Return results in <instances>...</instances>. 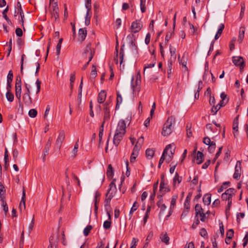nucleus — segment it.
I'll return each instance as SVG.
<instances>
[{
    "instance_id": "1",
    "label": "nucleus",
    "mask_w": 248,
    "mask_h": 248,
    "mask_svg": "<svg viewBox=\"0 0 248 248\" xmlns=\"http://www.w3.org/2000/svg\"><path fill=\"white\" fill-rule=\"evenodd\" d=\"M175 124V118L173 116L169 117L164 124L162 135L164 136H167L172 132V128Z\"/></svg>"
},
{
    "instance_id": "2",
    "label": "nucleus",
    "mask_w": 248,
    "mask_h": 248,
    "mask_svg": "<svg viewBox=\"0 0 248 248\" xmlns=\"http://www.w3.org/2000/svg\"><path fill=\"white\" fill-rule=\"evenodd\" d=\"M108 103L106 102L104 104V121L101 124V125L100 127L99 128V144H100L102 137L103 135V132H104V124L106 121H107L109 120L110 119V108L108 107Z\"/></svg>"
},
{
    "instance_id": "3",
    "label": "nucleus",
    "mask_w": 248,
    "mask_h": 248,
    "mask_svg": "<svg viewBox=\"0 0 248 248\" xmlns=\"http://www.w3.org/2000/svg\"><path fill=\"white\" fill-rule=\"evenodd\" d=\"M59 7L57 2H55L49 8V12L51 15V18H54L56 21L59 18Z\"/></svg>"
},
{
    "instance_id": "4",
    "label": "nucleus",
    "mask_w": 248,
    "mask_h": 248,
    "mask_svg": "<svg viewBox=\"0 0 248 248\" xmlns=\"http://www.w3.org/2000/svg\"><path fill=\"white\" fill-rule=\"evenodd\" d=\"M127 39H129L130 47L132 53L135 55H137L138 53V47L135 44L136 38L135 35L133 34H129L127 36Z\"/></svg>"
},
{
    "instance_id": "5",
    "label": "nucleus",
    "mask_w": 248,
    "mask_h": 248,
    "mask_svg": "<svg viewBox=\"0 0 248 248\" xmlns=\"http://www.w3.org/2000/svg\"><path fill=\"white\" fill-rule=\"evenodd\" d=\"M16 96L20 101L21 94V80L20 77H17L16 82Z\"/></svg>"
},
{
    "instance_id": "6",
    "label": "nucleus",
    "mask_w": 248,
    "mask_h": 248,
    "mask_svg": "<svg viewBox=\"0 0 248 248\" xmlns=\"http://www.w3.org/2000/svg\"><path fill=\"white\" fill-rule=\"evenodd\" d=\"M142 24L140 20H136L132 22L131 26V31L134 33L138 32L142 28Z\"/></svg>"
},
{
    "instance_id": "7",
    "label": "nucleus",
    "mask_w": 248,
    "mask_h": 248,
    "mask_svg": "<svg viewBox=\"0 0 248 248\" xmlns=\"http://www.w3.org/2000/svg\"><path fill=\"white\" fill-rule=\"evenodd\" d=\"M125 129H126V124L125 121L124 120H121L118 122L117 126L116 127V129L115 131V133H120L121 134H125Z\"/></svg>"
},
{
    "instance_id": "8",
    "label": "nucleus",
    "mask_w": 248,
    "mask_h": 248,
    "mask_svg": "<svg viewBox=\"0 0 248 248\" xmlns=\"http://www.w3.org/2000/svg\"><path fill=\"white\" fill-rule=\"evenodd\" d=\"M65 139V133L64 131H61L59 134V136L56 141L55 147L59 150H60L62 143Z\"/></svg>"
},
{
    "instance_id": "9",
    "label": "nucleus",
    "mask_w": 248,
    "mask_h": 248,
    "mask_svg": "<svg viewBox=\"0 0 248 248\" xmlns=\"http://www.w3.org/2000/svg\"><path fill=\"white\" fill-rule=\"evenodd\" d=\"M241 161H237L235 167V171L233 175L234 179L238 180L241 176Z\"/></svg>"
},
{
    "instance_id": "10",
    "label": "nucleus",
    "mask_w": 248,
    "mask_h": 248,
    "mask_svg": "<svg viewBox=\"0 0 248 248\" xmlns=\"http://www.w3.org/2000/svg\"><path fill=\"white\" fill-rule=\"evenodd\" d=\"M232 62L234 65L240 66V69H243L245 66L243 59L241 57H233Z\"/></svg>"
},
{
    "instance_id": "11",
    "label": "nucleus",
    "mask_w": 248,
    "mask_h": 248,
    "mask_svg": "<svg viewBox=\"0 0 248 248\" xmlns=\"http://www.w3.org/2000/svg\"><path fill=\"white\" fill-rule=\"evenodd\" d=\"M124 134H121L118 133H115L114 136L113 142V144L116 146H118L120 141L122 140Z\"/></svg>"
},
{
    "instance_id": "12",
    "label": "nucleus",
    "mask_w": 248,
    "mask_h": 248,
    "mask_svg": "<svg viewBox=\"0 0 248 248\" xmlns=\"http://www.w3.org/2000/svg\"><path fill=\"white\" fill-rule=\"evenodd\" d=\"M23 100L26 106H30L32 103V99L30 96V93H25L23 95Z\"/></svg>"
},
{
    "instance_id": "13",
    "label": "nucleus",
    "mask_w": 248,
    "mask_h": 248,
    "mask_svg": "<svg viewBox=\"0 0 248 248\" xmlns=\"http://www.w3.org/2000/svg\"><path fill=\"white\" fill-rule=\"evenodd\" d=\"M25 202H26V192H25V189H24V187H23L21 200V202H20V203L19 204V207L21 211L22 210L25 209V208H26Z\"/></svg>"
},
{
    "instance_id": "14",
    "label": "nucleus",
    "mask_w": 248,
    "mask_h": 248,
    "mask_svg": "<svg viewBox=\"0 0 248 248\" xmlns=\"http://www.w3.org/2000/svg\"><path fill=\"white\" fill-rule=\"evenodd\" d=\"M87 36V31L85 28L80 29L78 31V39L83 42Z\"/></svg>"
},
{
    "instance_id": "15",
    "label": "nucleus",
    "mask_w": 248,
    "mask_h": 248,
    "mask_svg": "<svg viewBox=\"0 0 248 248\" xmlns=\"http://www.w3.org/2000/svg\"><path fill=\"white\" fill-rule=\"evenodd\" d=\"M106 98V93L104 90L101 91L97 97V102L99 104L104 103Z\"/></svg>"
},
{
    "instance_id": "16",
    "label": "nucleus",
    "mask_w": 248,
    "mask_h": 248,
    "mask_svg": "<svg viewBox=\"0 0 248 248\" xmlns=\"http://www.w3.org/2000/svg\"><path fill=\"white\" fill-rule=\"evenodd\" d=\"M226 104L223 103V101H220L219 103L216 106H214L212 109L211 111L213 113V114H216L217 111L220 109V108L224 106H225Z\"/></svg>"
},
{
    "instance_id": "17",
    "label": "nucleus",
    "mask_w": 248,
    "mask_h": 248,
    "mask_svg": "<svg viewBox=\"0 0 248 248\" xmlns=\"http://www.w3.org/2000/svg\"><path fill=\"white\" fill-rule=\"evenodd\" d=\"M124 45H123L121 46V47L120 50V53H119L120 64V68L121 69L122 68V67L123 69L124 68V64L122 65L123 62V60H124Z\"/></svg>"
},
{
    "instance_id": "18",
    "label": "nucleus",
    "mask_w": 248,
    "mask_h": 248,
    "mask_svg": "<svg viewBox=\"0 0 248 248\" xmlns=\"http://www.w3.org/2000/svg\"><path fill=\"white\" fill-rule=\"evenodd\" d=\"M186 60L187 58H185L184 56H183L181 59H180V56L178 57V61L179 63L182 65L183 67L185 69V71H188V68L186 66Z\"/></svg>"
},
{
    "instance_id": "19",
    "label": "nucleus",
    "mask_w": 248,
    "mask_h": 248,
    "mask_svg": "<svg viewBox=\"0 0 248 248\" xmlns=\"http://www.w3.org/2000/svg\"><path fill=\"white\" fill-rule=\"evenodd\" d=\"M171 148V145L170 144L168 145L165 149H164L163 154L160 158L159 162H160V164H162L165 160V156L167 154V151L169 150Z\"/></svg>"
},
{
    "instance_id": "20",
    "label": "nucleus",
    "mask_w": 248,
    "mask_h": 248,
    "mask_svg": "<svg viewBox=\"0 0 248 248\" xmlns=\"http://www.w3.org/2000/svg\"><path fill=\"white\" fill-rule=\"evenodd\" d=\"M211 195L207 193L203 196L202 198L203 202L205 205H209L211 203Z\"/></svg>"
},
{
    "instance_id": "21",
    "label": "nucleus",
    "mask_w": 248,
    "mask_h": 248,
    "mask_svg": "<svg viewBox=\"0 0 248 248\" xmlns=\"http://www.w3.org/2000/svg\"><path fill=\"white\" fill-rule=\"evenodd\" d=\"M224 29V25L223 24H220L219 26L218 30L215 36V40H217L221 35L223 30Z\"/></svg>"
},
{
    "instance_id": "22",
    "label": "nucleus",
    "mask_w": 248,
    "mask_h": 248,
    "mask_svg": "<svg viewBox=\"0 0 248 248\" xmlns=\"http://www.w3.org/2000/svg\"><path fill=\"white\" fill-rule=\"evenodd\" d=\"M196 160L198 164H201L203 160V154L202 152L198 151L197 154Z\"/></svg>"
},
{
    "instance_id": "23",
    "label": "nucleus",
    "mask_w": 248,
    "mask_h": 248,
    "mask_svg": "<svg viewBox=\"0 0 248 248\" xmlns=\"http://www.w3.org/2000/svg\"><path fill=\"white\" fill-rule=\"evenodd\" d=\"M191 196H192V193H189L186 197V200H185V202L184 203L185 208L187 209H189V208H190L189 202H190V200Z\"/></svg>"
},
{
    "instance_id": "24",
    "label": "nucleus",
    "mask_w": 248,
    "mask_h": 248,
    "mask_svg": "<svg viewBox=\"0 0 248 248\" xmlns=\"http://www.w3.org/2000/svg\"><path fill=\"white\" fill-rule=\"evenodd\" d=\"M117 103L116 105V109H118L119 108L120 104L122 103L123 98L119 92L117 93Z\"/></svg>"
},
{
    "instance_id": "25",
    "label": "nucleus",
    "mask_w": 248,
    "mask_h": 248,
    "mask_svg": "<svg viewBox=\"0 0 248 248\" xmlns=\"http://www.w3.org/2000/svg\"><path fill=\"white\" fill-rule=\"evenodd\" d=\"M5 193V187L2 184L0 183V200L5 199V197L4 196Z\"/></svg>"
},
{
    "instance_id": "26",
    "label": "nucleus",
    "mask_w": 248,
    "mask_h": 248,
    "mask_svg": "<svg viewBox=\"0 0 248 248\" xmlns=\"http://www.w3.org/2000/svg\"><path fill=\"white\" fill-rule=\"evenodd\" d=\"M87 11L86 14L85 24L86 26H88L90 23V19L91 16L90 15V12L91 10V8L87 9Z\"/></svg>"
},
{
    "instance_id": "27",
    "label": "nucleus",
    "mask_w": 248,
    "mask_h": 248,
    "mask_svg": "<svg viewBox=\"0 0 248 248\" xmlns=\"http://www.w3.org/2000/svg\"><path fill=\"white\" fill-rule=\"evenodd\" d=\"M182 180V177L179 176L177 172L175 173V176L173 179V184L175 186L176 183L177 182L178 184L180 183Z\"/></svg>"
},
{
    "instance_id": "28",
    "label": "nucleus",
    "mask_w": 248,
    "mask_h": 248,
    "mask_svg": "<svg viewBox=\"0 0 248 248\" xmlns=\"http://www.w3.org/2000/svg\"><path fill=\"white\" fill-rule=\"evenodd\" d=\"M18 13H19V14L20 15L21 19L19 20V22L21 23V26L23 27V29L25 30L24 26V15L23 12V10H22V8H20V9H17Z\"/></svg>"
},
{
    "instance_id": "29",
    "label": "nucleus",
    "mask_w": 248,
    "mask_h": 248,
    "mask_svg": "<svg viewBox=\"0 0 248 248\" xmlns=\"http://www.w3.org/2000/svg\"><path fill=\"white\" fill-rule=\"evenodd\" d=\"M244 33H245V28L242 27L240 28V31H239V34L238 40V41L239 42H240V43L242 42V41L244 38Z\"/></svg>"
},
{
    "instance_id": "30",
    "label": "nucleus",
    "mask_w": 248,
    "mask_h": 248,
    "mask_svg": "<svg viewBox=\"0 0 248 248\" xmlns=\"http://www.w3.org/2000/svg\"><path fill=\"white\" fill-rule=\"evenodd\" d=\"M154 153H155V151L153 150V149H151L150 148L147 149L145 152L146 156L149 159H151L153 158V157L154 156Z\"/></svg>"
},
{
    "instance_id": "31",
    "label": "nucleus",
    "mask_w": 248,
    "mask_h": 248,
    "mask_svg": "<svg viewBox=\"0 0 248 248\" xmlns=\"http://www.w3.org/2000/svg\"><path fill=\"white\" fill-rule=\"evenodd\" d=\"M162 188H161V185H160L159 191L163 194H165L167 192L170 191V190L169 187L167 186V184H166L165 183H164V185L162 186Z\"/></svg>"
},
{
    "instance_id": "32",
    "label": "nucleus",
    "mask_w": 248,
    "mask_h": 248,
    "mask_svg": "<svg viewBox=\"0 0 248 248\" xmlns=\"http://www.w3.org/2000/svg\"><path fill=\"white\" fill-rule=\"evenodd\" d=\"M115 181V179H113V181L110 183V184L109 185V189L108 190L107 193L106 194V197H107L108 195V194H110V191L113 188H114V190L116 189V185L115 184L114 181Z\"/></svg>"
},
{
    "instance_id": "33",
    "label": "nucleus",
    "mask_w": 248,
    "mask_h": 248,
    "mask_svg": "<svg viewBox=\"0 0 248 248\" xmlns=\"http://www.w3.org/2000/svg\"><path fill=\"white\" fill-rule=\"evenodd\" d=\"M230 185V182H225L223 183L222 186L219 188L217 190V192L218 193H220L223 191L224 189H226L227 187H228Z\"/></svg>"
},
{
    "instance_id": "34",
    "label": "nucleus",
    "mask_w": 248,
    "mask_h": 248,
    "mask_svg": "<svg viewBox=\"0 0 248 248\" xmlns=\"http://www.w3.org/2000/svg\"><path fill=\"white\" fill-rule=\"evenodd\" d=\"M107 175L108 177H112L113 175V168L111 164L108 165L107 171Z\"/></svg>"
},
{
    "instance_id": "35",
    "label": "nucleus",
    "mask_w": 248,
    "mask_h": 248,
    "mask_svg": "<svg viewBox=\"0 0 248 248\" xmlns=\"http://www.w3.org/2000/svg\"><path fill=\"white\" fill-rule=\"evenodd\" d=\"M161 240L162 242L165 243L166 244H168L169 243L170 238L167 235V233L165 234H162V236L160 237Z\"/></svg>"
},
{
    "instance_id": "36",
    "label": "nucleus",
    "mask_w": 248,
    "mask_h": 248,
    "mask_svg": "<svg viewBox=\"0 0 248 248\" xmlns=\"http://www.w3.org/2000/svg\"><path fill=\"white\" fill-rule=\"evenodd\" d=\"M7 100L10 102H13L14 99V94L11 92H7L6 93Z\"/></svg>"
},
{
    "instance_id": "37",
    "label": "nucleus",
    "mask_w": 248,
    "mask_h": 248,
    "mask_svg": "<svg viewBox=\"0 0 248 248\" xmlns=\"http://www.w3.org/2000/svg\"><path fill=\"white\" fill-rule=\"evenodd\" d=\"M235 192V190L234 188H230L226 190L224 193L232 198V196L234 194Z\"/></svg>"
},
{
    "instance_id": "38",
    "label": "nucleus",
    "mask_w": 248,
    "mask_h": 248,
    "mask_svg": "<svg viewBox=\"0 0 248 248\" xmlns=\"http://www.w3.org/2000/svg\"><path fill=\"white\" fill-rule=\"evenodd\" d=\"M93 229V227L91 225H88L83 230V233L85 236H87L89 234L91 230Z\"/></svg>"
},
{
    "instance_id": "39",
    "label": "nucleus",
    "mask_w": 248,
    "mask_h": 248,
    "mask_svg": "<svg viewBox=\"0 0 248 248\" xmlns=\"http://www.w3.org/2000/svg\"><path fill=\"white\" fill-rule=\"evenodd\" d=\"M145 3L146 0H140V10L142 13L146 11Z\"/></svg>"
},
{
    "instance_id": "40",
    "label": "nucleus",
    "mask_w": 248,
    "mask_h": 248,
    "mask_svg": "<svg viewBox=\"0 0 248 248\" xmlns=\"http://www.w3.org/2000/svg\"><path fill=\"white\" fill-rule=\"evenodd\" d=\"M94 51V49L91 48V44L89 43L86 46V48L84 51V53L86 55L88 54H89L90 53H91V51Z\"/></svg>"
},
{
    "instance_id": "41",
    "label": "nucleus",
    "mask_w": 248,
    "mask_h": 248,
    "mask_svg": "<svg viewBox=\"0 0 248 248\" xmlns=\"http://www.w3.org/2000/svg\"><path fill=\"white\" fill-rule=\"evenodd\" d=\"M0 201H1V202H2L1 206L3 208V209L5 212V214H6L7 213V212L8 211V207L7 206L6 200H5V199H4V200H0Z\"/></svg>"
},
{
    "instance_id": "42",
    "label": "nucleus",
    "mask_w": 248,
    "mask_h": 248,
    "mask_svg": "<svg viewBox=\"0 0 248 248\" xmlns=\"http://www.w3.org/2000/svg\"><path fill=\"white\" fill-rule=\"evenodd\" d=\"M138 207H139L138 203L137 202H135L132 208H131L130 211L129 216L132 215L133 214V213L137 209Z\"/></svg>"
},
{
    "instance_id": "43",
    "label": "nucleus",
    "mask_w": 248,
    "mask_h": 248,
    "mask_svg": "<svg viewBox=\"0 0 248 248\" xmlns=\"http://www.w3.org/2000/svg\"><path fill=\"white\" fill-rule=\"evenodd\" d=\"M37 111L35 109H31L29 111V115L31 118H34L36 116Z\"/></svg>"
},
{
    "instance_id": "44",
    "label": "nucleus",
    "mask_w": 248,
    "mask_h": 248,
    "mask_svg": "<svg viewBox=\"0 0 248 248\" xmlns=\"http://www.w3.org/2000/svg\"><path fill=\"white\" fill-rule=\"evenodd\" d=\"M195 210L196 212V216H197L198 214L200 213V210H202V212L203 211V209L202 208L201 204H197L195 207Z\"/></svg>"
},
{
    "instance_id": "45",
    "label": "nucleus",
    "mask_w": 248,
    "mask_h": 248,
    "mask_svg": "<svg viewBox=\"0 0 248 248\" xmlns=\"http://www.w3.org/2000/svg\"><path fill=\"white\" fill-rule=\"evenodd\" d=\"M134 80V78H133L132 79V88L133 89V92H139L140 90V86L138 85V81H136V85L135 86L133 85V81Z\"/></svg>"
},
{
    "instance_id": "46",
    "label": "nucleus",
    "mask_w": 248,
    "mask_h": 248,
    "mask_svg": "<svg viewBox=\"0 0 248 248\" xmlns=\"http://www.w3.org/2000/svg\"><path fill=\"white\" fill-rule=\"evenodd\" d=\"M232 203V199H229V201L228 202L227 206H226V210H225L226 215L227 216H228V214L229 213V211L230 210Z\"/></svg>"
},
{
    "instance_id": "47",
    "label": "nucleus",
    "mask_w": 248,
    "mask_h": 248,
    "mask_svg": "<svg viewBox=\"0 0 248 248\" xmlns=\"http://www.w3.org/2000/svg\"><path fill=\"white\" fill-rule=\"evenodd\" d=\"M51 143H52V139L50 138H49L45 145V146L44 148L45 150H48V151L49 150V149L51 145Z\"/></svg>"
},
{
    "instance_id": "48",
    "label": "nucleus",
    "mask_w": 248,
    "mask_h": 248,
    "mask_svg": "<svg viewBox=\"0 0 248 248\" xmlns=\"http://www.w3.org/2000/svg\"><path fill=\"white\" fill-rule=\"evenodd\" d=\"M78 141L76 142L75 145H74V149L73 150V157H75L76 155H77V153L78 152Z\"/></svg>"
},
{
    "instance_id": "49",
    "label": "nucleus",
    "mask_w": 248,
    "mask_h": 248,
    "mask_svg": "<svg viewBox=\"0 0 248 248\" xmlns=\"http://www.w3.org/2000/svg\"><path fill=\"white\" fill-rule=\"evenodd\" d=\"M57 240H58V237L57 236L56 238V240H54V236L53 235H51L49 239V244L50 245V247H53V245L55 244V242H57Z\"/></svg>"
},
{
    "instance_id": "50",
    "label": "nucleus",
    "mask_w": 248,
    "mask_h": 248,
    "mask_svg": "<svg viewBox=\"0 0 248 248\" xmlns=\"http://www.w3.org/2000/svg\"><path fill=\"white\" fill-rule=\"evenodd\" d=\"M234 235V231L233 229H231L229 230L226 233V237L229 238H232Z\"/></svg>"
},
{
    "instance_id": "51",
    "label": "nucleus",
    "mask_w": 248,
    "mask_h": 248,
    "mask_svg": "<svg viewBox=\"0 0 248 248\" xmlns=\"http://www.w3.org/2000/svg\"><path fill=\"white\" fill-rule=\"evenodd\" d=\"M138 155H139V154L136 153V152L135 153V152H132L131 156H130V162L131 163H133L135 162V161L136 159V157L138 156Z\"/></svg>"
},
{
    "instance_id": "52",
    "label": "nucleus",
    "mask_w": 248,
    "mask_h": 248,
    "mask_svg": "<svg viewBox=\"0 0 248 248\" xmlns=\"http://www.w3.org/2000/svg\"><path fill=\"white\" fill-rule=\"evenodd\" d=\"M113 196V193L112 192L110 193L109 194L108 198H106L105 200V205H107V206H108V204H110L111 200Z\"/></svg>"
},
{
    "instance_id": "53",
    "label": "nucleus",
    "mask_w": 248,
    "mask_h": 248,
    "mask_svg": "<svg viewBox=\"0 0 248 248\" xmlns=\"http://www.w3.org/2000/svg\"><path fill=\"white\" fill-rule=\"evenodd\" d=\"M93 69L91 72V76L92 78H94L97 75V71L95 66L93 65L92 67Z\"/></svg>"
},
{
    "instance_id": "54",
    "label": "nucleus",
    "mask_w": 248,
    "mask_h": 248,
    "mask_svg": "<svg viewBox=\"0 0 248 248\" xmlns=\"http://www.w3.org/2000/svg\"><path fill=\"white\" fill-rule=\"evenodd\" d=\"M34 225V217H33V218L32 219V220L31 221V222L30 223V224L28 227V232H29V233H30L31 232V231L32 230Z\"/></svg>"
},
{
    "instance_id": "55",
    "label": "nucleus",
    "mask_w": 248,
    "mask_h": 248,
    "mask_svg": "<svg viewBox=\"0 0 248 248\" xmlns=\"http://www.w3.org/2000/svg\"><path fill=\"white\" fill-rule=\"evenodd\" d=\"M141 144H137L135 145V147H134L133 152H136V153L139 154V152L140 150V149L141 148Z\"/></svg>"
},
{
    "instance_id": "56",
    "label": "nucleus",
    "mask_w": 248,
    "mask_h": 248,
    "mask_svg": "<svg viewBox=\"0 0 248 248\" xmlns=\"http://www.w3.org/2000/svg\"><path fill=\"white\" fill-rule=\"evenodd\" d=\"M35 83L37 86L36 94H38L40 91L41 82L39 80V79H37Z\"/></svg>"
},
{
    "instance_id": "57",
    "label": "nucleus",
    "mask_w": 248,
    "mask_h": 248,
    "mask_svg": "<svg viewBox=\"0 0 248 248\" xmlns=\"http://www.w3.org/2000/svg\"><path fill=\"white\" fill-rule=\"evenodd\" d=\"M177 199V195H173L171 198V203H170V207L174 206L176 202V200Z\"/></svg>"
},
{
    "instance_id": "58",
    "label": "nucleus",
    "mask_w": 248,
    "mask_h": 248,
    "mask_svg": "<svg viewBox=\"0 0 248 248\" xmlns=\"http://www.w3.org/2000/svg\"><path fill=\"white\" fill-rule=\"evenodd\" d=\"M111 226V222L106 220L104 222L103 227L105 229H108Z\"/></svg>"
},
{
    "instance_id": "59",
    "label": "nucleus",
    "mask_w": 248,
    "mask_h": 248,
    "mask_svg": "<svg viewBox=\"0 0 248 248\" xmlns=\"http://www.w3.org/2000/svg\"><path fill=\"white\" fill-rule=\"evenodd\" d=\"M18 155V152L16 149H15L13 150V156L15 160V162L16 161V160L17 159V158Z\"/></svg>"
},
{
    "instance_id": "60",
    "label": "nucleus",
    "mask_w": 248,
    "mask_h": 248,
    "mask_svg": "<svg viewBox=\"0 0 248 248\" xmlns=\"http://www.w3.org/2000/svg\"><path fill=\"white\" fill-rule=\"evenodd\" d=\"M13 75L12 71H10L7 76V82H12Z\"/></svg>"
},
{
    "instance_id": "61",
    "label": "nucleus",
    "mask_w": 248,
    "mask_h": 248,
    "mask_svg": "<svg viewBox=\"0 0 248 248\" xmlns=\"http://www.w3.org/2000/svg\"><path fill=\"white\" fill-rule=\"evenodd\" d=\"M16 34L18 37H21L23 35L22 30L20 28H17L16 30Z\"/></svg>"
},
{
    "instance_id": "62",
    "label": "nucleus",
    "mask_w": 248,
    "mask_h": 248,
    "mask_svg": "<svg viewBox=\"0 0 248 248\" xmlns=\"http://www.w3.org/2000/svg\"><path fill=\"white\" fill-rule=\"evenodd\" d=\"M221 199L223 201H229V199H232V198L229 196V195H227L225 193H223L221 195Z\"/></svg>"
},
{
    "instance_id": "63",
    "label": "nucleus",
    "mask_w": 248,
    "mask_h": 248,
    "mask_svg": "<svg viewBox=\"0 0 248 248\" xmlns=\"http://www.w3.org/2000/svg\"><path fill=\"white\" fill-rule=\"evenodd\" d=\"M243 247H245L246 246V245H247L248 242V232L246 233L244 238H243Z\"/></svg>"
},
{
    "instance_id": "64",
    "label": "nucleus",
    "mask_w": 248,
    "mask_h": 248,
    "mask_svg": "<svg viewBox=\"0 0 248 248\" xmlns=\"http://www.w3.org/2000/svg\"><path fill=\"white\" fill-rule=\"evenodd\" d=\"M200 235L203 237L207 236V232L206 230L204 228H202L201 229L200 232Z\"/></svg>"
}]
</instances>
